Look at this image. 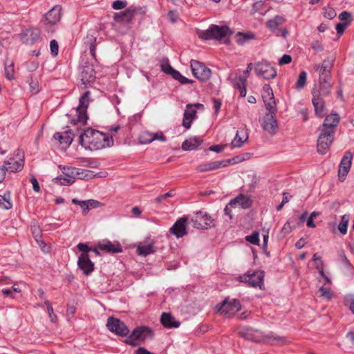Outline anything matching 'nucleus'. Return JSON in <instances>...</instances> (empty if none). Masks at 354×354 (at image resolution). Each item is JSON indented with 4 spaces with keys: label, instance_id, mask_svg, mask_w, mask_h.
Segmentation results:
<instances>
[{
    "label": "nucleus",
    "instance_id": "16",
    "mask_svg": "<svg viewBox=\"0 0 354 354\" xmlns=\"http://www.w3.org/2000/svg\"><path fill=\"white\" fill-rule=\"evenodd\" d=\"M188 221L187 216H183L177 220L173 226L169 229V232L176 238H182L187 234L186 229V223Z\"/></svg>",
    "mask_w": 354,
    "mask_h": 354
},
{
    "label": "nucleus",
    "instance_id": "49",
    "mask_svg": "<svg viewBox=\"0 0 354 354\" xmlns=\"http://www.w3.org/2000/svg\"><path fill=\"white\" fill-rule=\"evenodd\" d=\"M14 72V64L12 62L9 65L5 66V73L8 80L13 79Z\"/></svg>",
    "mask_w": 354,
    "mask_h": 354
},
{
    "label": "nucleus",
    "instance_id": "27",
    "mask_svg": "<svg viewBox=\"0 0 354 354\" xmlns=\"http://www.w3.org/2000/svg\"><path fill=\"white\" fill-rule=\"evenodd\" d=\"M74 136L75 134L71 130H68L64 133H55L53 138L59 140L60 144H64L66 147H68L72 143Z\"/></svg>",
    "mask_w": 354,
    "mask_h": 354
},
{
    "label": "nucleus",
    "instance_id": "35",
    "mask_svg": "<svg viewBox=\"0 0 354 354\" xmlns=\"http://www.w3.org/2000/svg\"><path fill=\"white\" fill-rule=\"evenodd\" d=\"M284 21L283 17L281 16H276L273 19L268 21L267 26L272 32H275L278 28L283 24Z\"/></svg>",
    "mask_w": 354,
    "mask_h": 354
},
{
    "label": "nucleus",
    "instance_id": "19",
    "mask_svg": "<svg viewBox=\"0 0 354 354\" xmlns=\"http://www.w3.org/2000/svg\"><path fill=\"white\" fill-rule=\"evenodd\" d=\"M77 265L85 275L91 274L94 270V263L91 261L88 254L80 255Z\"/></svg>",
    "mask_w": 354,
    "mask_h": 354
},
{
    "label": "nucleus",
    "instance_id": "2",
    "mask_svg": "<svg viewBox=\"0 0 354 354\" xmlns=\"http://www.w3.org/2000/svg\"><path fill=\"white\" fill-rule=\"evenodd\" d=\"M231 34L232 32L227 26H220L218 25L212 24L206 30H201L198 32V37L199 38L205 40H221L227 35Z\"/></svg>",
    "mask_w": 354,
    "mask_h": 354
},
{
    "label": "nucleus",
    "instance_id": "45",
    "mask_svg": "<svg viewBox=\"0 0 354 354\" xmlns=\"http://www.w3.org/2000/svg\"><path fill=\"white\" fill-rule=\"evenodd\" d=\"M236 41L239 44H243L247 40L251 39L254 37V35L251 33L243 34L238 32Z\"/></svg>",
    "mask_w": 354,
    "mask_h": 354
},
{
    "label": "nucleus",
    "instance_id": "13",
    "mask_svg": "<svg viewBox=\"0 0 354 354\" xmlns=\"http://www.w3.org/2000/svg\"><path fill=\"white\" fill-rule=\"evenodd\" d=\"M275 115L268 113L261 122L263 129L271 135L275 134L278 130V123Z\"/></svg>",
    "mask_w": 354,
    "mask_h": 354
},
{
    "label": "nucleus",
    "instance_id": "17",
    "mask_svg": "<svg viewBox=\"0 0 354 354\" xmlns=\"http://www.w3.org/2000/svg\"><path fill=\"white\" fill-rule=\"evenodd\" d=\"M62 15V7L59 5L55 6L44 16V24L46 26H53L59 21Z\"/></svg>",
    "mask_w": 354,
    "mask_h": 354
},
{
    "label": "nucleus",
    "instance_id": "61",
    "mask_svg": "<svg viewBox=\"0 0 354 354\" xmlns=\"http://www.w3.org/2000/svg\"><path fill=\"white\" fill-rule=\"evenodd\" d=\"M234 207H235V206L234 205V204H232V201H230V202L225 206L224 209L225 214L229 216L230 218H232V216L231 214V210Z\"/></svg>",
    "mask_w": 354,
    "mask_h": 354
},
{
    "label": "nucleus",
    "instance_id": "4",
    "mask_svg": "<svg viewBox=\"0 0 354 354\" xmlns=\"http://www.w3.org/2000/svg\"><path fill=\"white\" fill-rule=\"evenodd\" d=\"M153 335L151 329L147 326H139L136 328L131 335L127 338L126 342L131 346H136L138 342L147 339H151Z\"/></svg>",
    "mask_w": 354,
    "mask_h": 354
},
{
    "label": "nucleus",
    "instance_id": "53",
    "mask_svg": "<svg viewBox=\"0 0 354 354\" xmlns=\"http://www.w3.org/2000/svg\"><path fill=\"white\" fill-rule=\"evenodd\" d=\"M57 182H59L60 185H69L74 183V179L64 178V177H58L55 178Z\"/></svg>",
    "mask_w": 354,
    "mask_h": 354
},
{
    "label": "nucleus",
    "instance_id": "15",
    "mask_svg": "<svg viewBox=\"0 0 354 354\" xmlns=\"http://www.w3.org/2000/svg\"><path fill=\"white\" fill-rule=\"evenodd\" d=\"M352 158V153L350 151H348L345 153V155L344 156L340 162V164L339 165L338 176L339 179L342 182L345 180V178L350 170Z\"/></svg>",
    "mask_w": 354,
    "mask_h": 354
},
{
    "label": "nucleus",
    "instance_id": "63",
    "mask_svg": "<svg viewBox=\"0 0 354 354\" xmlns=\"http://www.w3.org/2000/svg\"><path fill=\"white\" fill-rule=\"evenodd\" d=\"M30 182L32 185L33 190L36 192H39L40 191V187L37 178H35V177L32 178L30 179Z\"/></svg>",
    "mask_w": 354,
    "mask_h": 354
},
{
    "label": "nucleus",
    "instance_id": "55",
    "mask_svg": "<svg viewBox=\"0 0 354 354\" xmlns=\"http://www.w3.org/2000/svg\"><path fill=\"white\" fill-rule=\"evenodd\" d=\"M174 196V192L173 190H171L162 195H160L159 196H158L156 198V203H161L163 200L166 199L168 197H171Z\"/></svg>",
    "mask_w": 354,
    "mask_h": 354
},
{
    "label": "nucleus",
    "instance_id": "30",
    "mask_svg": "<svg viewBox=\"0 0 354 354\" xmlns=\"http://www.w3.org/2000/svg\"><path fill=\"white\" fill-rule=\"evenodd\" d=\"M203 140L200 137L194 136L185 140L182 144L184 151L196 150L202 144Z\"/></svg>",
    "mask_w": 354,
    "mask_h": 354
},
{
    "label": "nucleus",
    "instance_id": "5",
    "mask_svg": "<svg viewBox=\"0 0 354 354\" xmlns=\"http://www.w3.org/2000/svg\"><path fill=\"white\" fill-rule=\"evenodd\" d=\"M239 281L244 283L249 286L257 288L259 287L261 290L263 289L264 272L257 270L252 272H248L247 273L239 277Z\"/></svg>",
    "mask_w": 354,
    "mask_h": 354
},
{
    "label": "nucleus",
    "instance_id": "21",
    "mask_svg": "<svg viewBox=\"0 0 354 354\" xmlns=\"http://www.w3.org/2000/svg\"><path fill=\"white\" fill-rule=\"evenodd\" d=\"M80 79L83 84L86 85L93 82L95 79V71L93 66L86 64L82 68Z\"/></svg>",
    "mask_w": 354,
    "mask_h": 354
},
{
    "label": "nucleus",
    "instance_id": "7",
    "mask_svg": "<svg viewBox=\"0 0 354 354\" xmlns=\"http://www.w3.org/2000/svg\"><path fill=\"white\" fill-rule=\"evenodd\" d=\"M335 132L320 129L317 140V151L320 154H326L334 140Z\"/></svg>",
    "mask_w": 354,
    "mask_h": 354
},
{
    "label": "nucleus",
    "instance_id": "29",
    "mask_svg": "<svg viewBox=\"0 0 354 354\" xmlns=\"http://www.w3.org/2000/svg\"><path fill=\"white\" fill-rule=\"evenodd\" d=\"M225 162L223 160L213 161L201 164L197 167L196 169L199 172L209 171L225 167Z\"/></svg>",
    "mask_w": 354,
    "mask_h": 354
},
{
    "label": "nucleus",
    "instance_id": "54",
    "mask_svg": "<svg viewBox=\"0 0 354 354\" xmlns=\"http://www.w3.org/2000/svg\"><path fill=\"white\" fill-rule=\"evenodd\" d=\"M127 5L126 1L116 0L113 3L112 7L115 10H120L124 8Z\"/></svg>",
    "mask_w": 354,
    "mask_h": 354
},
{
    "label": "nucleus",
    "instance_id": "1",
    "mask_svg": "<svg viewBox=\"0 0 354 354\" xmlns=\"http://www.w3.org/2000/svg\"><path fill=\"white\" fill-rule=\"evenodd\" d=\"M79 142L86 149L98 150L112 146L113 140L109 134L88 128L81 133Z\"/></svg>",
    "mask_w": 354,
    "mask_h": 354
},
{
    "label": "nucleus",
    "instance_id": "40",
    "mask_svg": "<svg viewBox=\"0 0 354 354\" xmlns=\"http://www.w3.org/2000/svg\"><path fill=\"white\" fill-rule=\"evenodd\" d=\"M265 106L268 113L272 114H276L277 112V103L274 99V97L270 98V100H265L264 101Z\"/></svg>",
    "mask_w": 354,
    "mask_h": 354
},
{
    "label": "nucleus",
    "instance_id": "6",
    "mask_svg": "<svg viewBox=\"0 0 354 354\" xmlns=\"http://www.w3.org/2000/svg\"><path fill=\"white\" fill-rule=\"evenodd\" d=\"M89 95H90V91H86L80 97V100H79V105L76 108V113L77 114V121L73 120L71 122L74 124H75L77 122L82 123V124H86V122L88 120L86 111H87L88 102H89V99H88Z\"/></svg>",
    "mask_w": 354,
    "mask_h": 354
},
{
    "label": "nucleus",
    "instance_id": "64",
    "mask_svg": "<svg viewBox=\"0 0 354 354\" xmlns=\"http://www.w3.org/2000/svg\"><path fill=\"white\" fill-rule=\"evenodd\" d=\"M213 102H214V111H215V113L217 115L218 113L219 110L221 106V102L218 99H214Z\"/></svg>",
    "mask_w": 354,
    "mask_h": 354
},
{
    "label": "nucleus",
    "instance_id": "39",
    "mask_svg": "<svg viewBox=\"0 0 354 354\" xmlns=\"http://www.w3.org/2000/svg\"><path fill=\"white\" fill-rule=\"evenodd\" d=\"M31 232L35 241L41 245L44 244V241L42 240L41 230L37 224L35 223L31 226Z\"/></svg>",
    "mask_w": 354,
    "mask_h": 354
},
{
    "label": "nucleus",
    "instance_id": "43",
    "mask_svg": "<svg viewBox=\"0 0 354 354\" xmlns=\"http://www.w3.org/2000/svg\"><path fill=\"white\" fill-rule=\"evenodd\" d=\"M274 96L272 89L269 84H265L263 87L262 98L263 101L265 100H270V98Z\"/></svg>",
    "mask_w": 354,
    "mask_h": 354
},
{
    "label": "nucleus",
    "instance_id": "26",
    "mask_svg": "<svg viewBox=\"0 0 354 354\" xmlns=\"http://www.w3.org/2000/svg\"><path fill=\"white\" fill-rule=\"evenodd\" d=\"M312 102L315 108V115L318 117L323 118L327 113V109L323 98L313 96Z\"/></svg>",
    "mask_w": 354,
    "mask_h": 354
},
{
    "label": "nucleus",
    "instance_id": "3",
    "mask_svg": "<svg viewBox=\"0 0 354 354\" xmlns=\"http://www.w3.org/2000/svg\"><path fill=\"white\" fill-rule=\"evenodd\" d=\"M214 308L220 315L231 317L234 315L236 312L241 310V304L239 299H233L230 300L229 297H226L221 304H216Z\"/></svg>",
    "mask_w": 354,
    "mask_h": 354
},
{
    "label": "nucleus",
    "instance_id": "51",
    "mask_svg": "<svg viewBox=\"0 0 354 354\" xmlns=\"http://www.w3.org/2000/svg\"><path fill=\"white\" fill-rule=\"evenodd\" d=\"M86 204L88 205V212L91 209L97 208L102 205L100 202H99L98 201L94 200V199H89V200H86Z\"/></svg>",
    "mask_w": 354,
    "mask_h": 354
},
{
    "label": "nucleus",
    "instance_id": "14",
    "mask_svg": "<svg viewBox=\"0 0 354 354\" xmlns=\"http://www.w3.org/2000/svg\"><path fill=\"white\" fill-rule=\"evenodd\" d=\"M331 80L319 79V85L315 86L312 91L314 97H326L330 93L332 84Z\"/></svg>",
    "mask_w": 354,
    "mask_h": 354
},
{
    "label": "nucleus",
    "instance_id": "37",
    "mask_svg": "<svg viewBox=\"0 0 354 354\" xmlns=\"http://www.w3.org/2000/svg\"><path fill=\"white\" fill-rule=\"evenodd\" d=\"M134 13L133 11L129 10H127L124 12H122L120 14H116L115 15V19L118 21L129 23L131 21L133 17Z\"/></svg>",
    "mask_w": 354,
    "mask_h": 354
},
{
    "label": "nucleus",
    "instance_id": "36",
    "mask_svg": "<svg viewBox=\"0 0 354 354\" xmlns=\"http://www.w3.org/2000/svg\"><path fill=\"white\" fill-rule=\"evenodd\" d=\"M203 108V105L200 103H196L195 104H188L186 106V109L184 112V116H186L188 118H194L196 117V108Z\"/></svg>",
    "mask_w": 354,
    "mask_h": 354
},
{
    "label": "nucleus",
    "instance_id": "20",
    "mask_svg": "<svg viewBox=\"0 0 354 354\" xmlns=\"http://www.w3.org/2000/svg\"><path fill=\"white\" fill-rule=\"evenodd\" d=\"M24 160L21 158L11 157L4 162V167L8 172H18L24 168Z\"/></svg>",
    "mask_w": 354,
    "mask_h": 354
},
{
    "label": "nucleus",
    "instance_id": "56",
    "mask_svg": "<svg viewBox=\"0 0 354 354\" xmlns=\"http://www.w3.org/2000/svg\"><path fill=\"white\" fill-rule=\"evenodd\" d=\"M161 68L163 72L167 74H170L171 76L174 75V72L176 71L169 64H162Z\"/></svg>",
    "mask_w": 354,
    "mask_h": 354
},
{
    "label": "nucleus",
    "instance_id": "11",
    "mask_svg": "<svg viewBox=\"0 0 354 354\" xmlns=\"http://www.w3.org/2000/svg\"><path fill=\"white\" fill-rule=\"evenodd\" d=\"M334 65L333 57H326L321 64H315L314 68L319 73V79L331 80V70Z\"/></svg>",
    "mask_w": 354,
    "mask_h": 354
},
{
    "label": "nucleus",
    "instance_id": "60",
    "mask_svg": "<svg viewBox=\"0 0 354 354\" xmlns=\"http://www.w3.org/2000/svg\"><path fill=\"white\" fill-rule=\"evenodd\" d=\"M349 23H346V24H343V23H340V24H337L336 25V30H337V32L338 35H341L344 33V30H345V28L346 27L347 25H348Z\"/></svg>",
    "mask_w": 354,
    "mask_h": 354
},
{
    "label": "nucleus",
    "instance_id": "52",
    "mask_svg": "<svg viewBox=\"0 0 354 354\" xmlns=\"http://www.w3.org/2000/svg\"><path fill=\"white\" fill-rule=\"evenodd\" d=\"M50 48L51 54L53 56H57L58 54V51H59V46H58V43L56 40L53 39L50 41Z\"/></svg>",
    "mask_w": 354,
    "mask_h": 354
},
{
    "label": "nucleus",
    "instance_id": "10",
    "mask_svg": "<svg viewBox=\"0 0 354 354\" xmlns=\"http://www.w3.org/2000/svg\"><path fill=\"white\" fill-rule=\"evenodd\" d=\"M193 75L200 81H207L211 76V70L204 64L194 59L190 62Z\"/></svg>",
    "mask_w": 354,
    "mask_h": 354
},
{
    "label": "nucleus",
    "instance_id": "41",
    "mask_svg": "<svg viewBox=\"0 0 354 354\" xmlns=\"http://www.w3.org/2000/svg\"><path fill=\"white\" fill-rule=\"evenodd\" d=\"M307 73L306 71H301L299 75L298 80L296 83V88L297 89H301L304 87L306 83Z\"/></svg>",
    "mask_w": 354,
    "mask_h": 354
},
{
    "label": "nucleus",
    "instance_id": "25",
    "mask_svg": "<svg viewBox=\"0 0 354 354\" xmlns=\"http://www.w3.org/2000/svg\"><path fill=\"white\" fill-rule=\"evenodd\" d=\"M156 251L154 247V241L148 239L143 243H140L137 248L138 254L146 257L148 254H153Z\"/></svg>",
    "mask_w": 354,
    "mask_h": 354
},
{
    "label": "nucleus",
    "instance_id": "42",
    "mask_svg": "<svg viewBox=\"0 0 354 354\" xmlns=\"http://www.w3.org/2000/svg\"><path fill=\"white\" fill-rule=\"evenodd\" d=\"M228 80H231L234 87L237 89H239L242 86H245L246 83V77H244L243 76H238L233 80H231L230 77H228Z\"/></svg>",
    "mask_w": 354,
    "mask_h": 354
},
{
    "label": "nucleus",
    "instance_id": "31",
    "mask_svg": "<svg viewBox=\"0 0 354 354\" xmlns=\"http://www.w3.org/2000/svg\"><path fill=\"white\" fill-rule=\"evenodd\" d=\"M162 324L167 328H178L180 323L170 313H163L160 319Z\"/></svg>",
    "mask_w": 354,
    "mask_h": 354
},
{
    "label": "nucleus",
    "instance_id": "24",
    "mask_svg": "<svg viewBox=\"0 0 354 354\" xmlns=\"http://www.w3.org/2000/svg\"><path fill=\"white\" fill-rule=\"evenodd\" d=\"M97 248L109 253H119L122 251V248L119 243H112L110 241H102L97 243Z\"/></svg>",
    "mask_w": 354,
    "mask_h": 354
},
{
    "label": "nucleus",
    "instance_id": "18",
    "mask_svg": "<svg viewBox=\"0 0 354 354\" xmlns=\"http://www.w3.org/2000/svg\"><path fill=\"white\" fill-rule=\"evenodd\" d=\"M20 37L24 44L32 45L39 39L40 30L36 28L27 29L20 35Z\"/></svg>",
    "mask_w": 354,
    "mask_h": 354
},
{
    "label": "nucleus",
    "instance_id": "23",
    "mask_svg": "<svg viewBox=\"0 0 354 354\" xmlns=\"http://www.w3.org/2000/svg\"><path fill=\"white\" fill-rule=\"evenodd\" d=\"M156 140L164 142L166 140V138L162 132L153 133L149 131L142 132L139 137L140 142L144 145L149 144Z\"/></svg>",
    "mask_w": 354,
    "mask_h": 354
},
{
    "label": "nucleus",
    "instance_id": "8",
    "mask_svg": "<svg viewBox=\"0 0 354 354\" xmlns=\"http://www.w3.org/2000/svg\"><path fill=\"white\" fill-rule=\"evenodd\" d=\"M254 71L257 76L264 80H270L277 76V71L274 67L268 62H259L254 64Z\"/></svg>",
    "mask_w": 354,
    "mask_h": 354
},
{
    "label": "nucleus",
    "instance_id": "22",
    "mask_svg": "<svg viewBox=\"0 0 354 354\" xmlns=\"http://www.w3.org/2000/svg\"><path fill=\"white\" fill-rule=\"evenodd\" d=\"M339 122V118L337 113H331L327 115L320 129L335 132L336 127Z\"/></svg>",
    "mask_w": 354,
    "mask_h": 354
},
{
    "label": "nucleus",
    "instance_id": "33",
    "mask_svg": "<svg viewBox=\"0 0 354 354\" xmlns=\"http://www.w3.org/2000/svg\"><path fill=\"white\" fill-rule=\"evenodd\" d=\"M241 133H243L242 136L240 135V132L239 131H236V136L231 142L232 148L242 147L243 144L248 139V136L246 133L243 131Z\"/></svg>",
    "mask_w": 354,
    "mask_h": 354
},
{
    "label": "nucleus",
    "instance_id": "47",
    "mask_svg": "<svg viewBox=\"0 0 354 354\" xmlns=\"http://www.w3.org/2000/svg\"><path fill=\"white\" fill-rule=\"evenodd\" d=\"M72 203L80 205L84 214H86L88 213V205L86 204V201H80L77 198H73Z\"/></svg>",
    "mask_w": 354,
    "mask_h": 354
},
{
    "label": "nucleus",
    "instance_id": "58",
    "mask_svg": "<svg viewBox=\"0 0 354 354\" xmlns=\"http://www.w3.org/2000/svg\"><path fill=\"white\" fill-rule=\"evenodd\" d=\"M77 248L82 252V254H88L91 250V248H89L86 243H80L77 244Z\"/></svg>",
    "mask_w": 354,
    "mask_h": 354
},
{
    "label": "nucleus",
    "instance_id": "28",
    "mask_svg": "<svg viewBox=\"0 0 354 354\" xmlns=\"http://www.w3.org/2000/svg\"><path fill=\"white\" fill-rule=\"evenodd\" d=\"M232 204L236 206H240L243 209H248L251 207L252 200L250 196L245 194H240L234 199L231 200Z\"/></svg>",
    "mask_w": 354,
    "mask_h": 354
},
{
    "label": "nucleus",
    "instance_id": "38",
    "mask_svg": "<svg viewBox=\"0 0 354 354\" xmlns=\"http://www.w3.org/2000/svg\"><path fill=\"white\" fill-rule=\"evenodd\" d=\"M349 216L344 214L341 217V221L337 226V230L342 234H346L348 230V225L349 223Z\"/></svg>",
    "mask_w": 354,
    "mask_h": 354
},
{
    "label": "nucleus",
    "instance_id": "57",
    "mask_svg": "<svg viewBox=\"0 0 354 354\" xmlns=\"http://www.w3.org/2000/svg\"><path fill=\"white\" fill-rule=\"evenodd\" d=\"M292 57L289 55H283L282 57L279 60V65L282 66L290 63Z\"/></svg>",
    "mask_w": 354,
    "mask_h": 354
},
{
    "label": "nucleus",
    "instance_id": "46",
    "mask_svg": "<svg viewBox=\"0 0 354 354\" xmlns=\"http://www.w3.org/2000/svg\"><path fill=\"white\" fill-rule=\"evenodd\" d=\"M259 234L258 232H253L251 235L247 236L245 240L253 245H259Z\"/></svg>",
    "mask_w": 354,
    "mask_h": 354
},
{
    "label": "nucleus",
    "instance_id": "62",
    "mask_svg": "<svg viewBox=\"0 0 354 354\" xmlns=\"http://www.w3.org/2000/svg\"><path fill=\"white\" fill-rule=\"evenodd\" d=\"M192 120L193 119L188 118L183 115V126L187 129H189L191 127Z\"/></svg>",
    "mask_w": 354,
    "mask_h": 354
},
{
    "label": "nucleus",
    "instance_id": "9",
    "mask_svg": "<svg viewBox=\"0 0 354 354\" xmlns=\"http://www.w3.org/2000/svg\"><path fill=\"white\" fill-rule=\"evenodd\" d=\"M191 223L194 228L207 229L214 226V219L206 212L198 211L192 217Z\"/></svg>",
    "mask_w": 354,
    "mask_h": 354
},
{
    "label": "nucleus",
    "instance_id": "48",
    "mask_svg": "<svg viewBox=\"0 0 354 354\" xmlns=\"http://www.w3.org/2000/svg\"><path fill=\"white\" fill-rule=\"evenodd\" d=\"M175 80H178L181 84H189L192 83V81L191 80L187 79V77L183 76L178 71L174 72V75L172 76Z\"/></svg>",
    "mask_w": 354,
    "mask_h": 354
},
{
    "label": "nucleus",
    "instance_id": "32",
    "mask_svg": "<svg viewBox=\"0 0 354 354\" xmlns=\"http://www.w3.org/2000/svg\"><path fill=\"white\" fill-rule=\"evenodd\" d=\"M84 43L85 45L88 46L91 55L95 59H96V53H95L96 37L91 34H87V35L84 37Z\"/></svg>",
    "mask_w": 354,
    "mask_h": 354
},
{
    "label": "nucleus",
    "instance_id": "50",
    "mask_svg": "<svg viewBox=\"0 0 354 354\" xmlns=\"http://www.w3.org/2000/svg\"><path fill=\"white\" fill-rule=\"evenodd\" d=\"M245 160V158L241 156H236L232 158L227 159V160H223V162H225V167L227 166L230 164H236L241 162Z\"/></svg>",
    "mask_w": 354,
    "mask_h": 354
},
{
    "label": "nucleus",
    "instance_id": "34",
    "mask_svg": "<svg viewBox=\"0 0 354 354\" xmlns=\"http://www.w3.org/2000/svg\"><path fill=\"white\" fill-rule=\"evenodd\" d=\"M10 198V192H6L3 195H0V208L6 210L11 209L12 204Z\"/></svg>",
    "mask_w": 354,
    "mask_h": 354
},
{
    "label": "nucleus",
    "instance_id": "59",
    "mask_svg": "<svg viewBox=\"0 0 354 354\" xmlns=\"http://www.w3.org/2000/svg\"><path fill=\"white\" fill-rule=\"evenodd\" d=\"M335 16H336V12L335 11V10L331 8L326 9L324 12V17L329 19H333Z\"/></svg>",
    "mask_w": 354,
    "mask_h": 354
},
{
    "label": "nucleus",
    "instance_id": "44",
    "mask_svg": "<svg viewBox=\"0 0 354 354\" xmlns=\"http://www.w3.org/2000/svg\"><path fill=\"white\" fill-rule=\"evenodd\" d=\"M79 169L72 167H64L63 173L68 178L74 179L75 177L80 174Z\"/></svg>",
    "mask_w": 354,
    "mask_h": 354
},
{
    "label": "nucleus",
    "instance_id": "12",
    "mask_svg": "<svg viewBox=\"0 0 354 354\" xmlns=\"http://www.w3.org/2000/svg\"><path fill=\"white\" fill-rule=\"evenodd\" d=\"M106 326L110 331L120 336H127L129 332L128 327L124 322L113 317L108 319Z\"/></svg>",
    "mask_w": 354,
    "mask_h": 354
}]
</instances>
